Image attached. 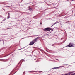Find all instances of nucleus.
Segmentation results:
<instances>
[{"mask_svg": "<svg viewBox=\"0 0 75 75\" xmlns=\"http://www.w3.org/2000/svg\"><path fill=\"white\" fill-rule=\"evenodd\" d=\"M36 41H37V39H35L33 40L32 42H31L30 43L29 45H33V44H34V43H35V42H36Z\"/></svg>", "mask_w": 75, "mask_h": 75, "instance_id": "obj_1", "label": "nucleus"}, {"mask_svg": "<svg viewBox=\"0 0 75 75\" xmlns=\"http://www.w3.org/2000/svg\"><path fill=\"white\" fill-rule=\"evenodd\" d=\"M51 30V29L49 28H47L44 29V31H50Z\"/></svg>", "mask_w": 75, "mask_h": 75, "instance_id": "obj_2", "label": "nucleus"}, {"mask_svg": "<svg viewBox=\"0 0 75 75\" xmlns=\"http://www.w3.org/2000/svg\"><path fill=\"white\" fill-rule=\"evenodd\" d=\"M68 47H74V45H73V44L70 43L68 45Z\"/></svg>", "mask_w": 75, "mask_h": 75, "instance_id": "obj_3", "label": "nucleus"}, {"mask_svg": "<svg viewBox=\"0 0 75 75\" xmlns=\"http://www.w3.org/2000/svg\"><path fill=\"white\" fill-rule=\"evenodd\" d=\"M61 66L59 67H54V68H53V69H56V68H57V69L59 68H61Z\"/></svg>", "mask_w": 75, "mask_h": 75, "instance_id": "obj_4", "label": "nucleus"}, {"mask_svg": "<svg viewBox=\"0 0 75 75\" xmlns=\"http://www.w3.org/2000/svg\"><path fill=\"white\" fill-rule=\"evenodd\" d=\"M8 18H9V16L8 17Z\"/></svg>", "mask_w": 75, "mask_h": 75, "instance_id": "obj_5", "label": "nucleus"}]
</instances>
